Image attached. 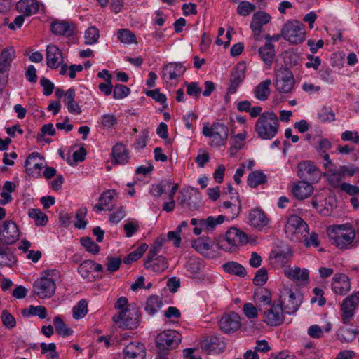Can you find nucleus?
<instances>
[{
  "mask_svg": "<svg viewBox=\"0 0 359 359\" xmlns=\"http://www.w3.org/2000/svg\"><path fill=\"white\" fill-rule=\"evenodd\" d=\"M327 234L332 244L339 249H351L358 246L355 231L349 224L330 226Z\"/></svg>",
  "mask_w": 359,
  "mask_h": 359,
  "instance_id": "1",
  "label": "nucleus"
},
{
  "mask_svg": "<svg viewBox=\"0 0 359 359\" xmlns=\"http://www.w3.org/2000/svg\"><path fill=\"white\" fill-rule=\"evenodd\" d=\"M279 122L277 115L273 111H264L257 120L255 129L258 137L262 140H271L278 133Z\"/></svg>",
  "mask_w": 359,
  "mask_h": 359,
  "instance_id": "2",
  "label": "nucleus"
},
{
  "mask_svg": "<svg viewBox=\"0 0 359 359\" xmlns=\"http://www.w3.org/2000/svg\"><path fill=\"white\" fill-rule=\"evenodd\" d=\"M113 321L123 330L137 328L140 321L139 308L135 304H129L113 316Z\"/></svg>",
  "mask_w": 359,
  "mask_h": 359,
  "instance_id": "3",
  "label": "nucleus"
},
{
  "mask_svg": "<svg viewBox=\"0 0 359 359\" xmlns=\"http://www.w3.org/2000/svg\"><path fill=\"white\" fill-rule=\"evenodd\" d=\"M282 38L291 44H299L306 39L305 26L297 20H289L282 27Z\"/></svg>",
  "mask_w": 359,
  "mask_h": 359,
  "instance_id": "4",
  "label": "nucleus"
},
{
  "mask_svg": "<svg viewBox=\"0 0 359 359\" xmlns=\"http://www.w3.org/2000/svg\"><path fill=\"white\" fill-rule=\"evenodd\" d=\"M202 133L205 137L211 139V144L215 147H221L225 144L228 135L229 128L224 124L217 122L209 127L208 123L203 124Z\"/></svg>",
  "mask_w": 359,
  "mask_h": 359,
  "instance_id": "5",
  "label": "nucleus"
},
{
  "mask_svg": "<svg viewBox=\"0 0 359 359\" xmlns=\"http://www.w3.org/2000/svg\"><path fill=\"white\" fill-rule=\"evenodd\" d=\"M302 301V294H295L292 289L285 287L280 291L278 304H280L285 313L293 314L299 309Z\"/></svg>",
  "mask_w": 359,
  "mask_h": 359,
  "instance_id": "6",
  "label": "nucleus"
},
{
  "mask_svg": "<svg viewBox=\"0 0 359 359\" xmlns=\"http://www.w3.org/2000/svg\"><path fill=\"white\" fill-rule=\"evenodd\" d=\"M247 241L248 238L243 231L232 227L226 231L225 237L218 241L217 248L231 252L236 247L245 243Z\"/></svg>",
  "mask_w": 359,
  "mask_h": 359,
  "instance_id": "7",
  "label": "nucleus"
},
{
  "mask_svg": "<svg viewBox=\"0 0 359 359\" xmlns=\"http://www.w3.org/2000/svg\"><path fill=\"white\" fill-rule=\"evenodd\" d=\"M285 232L291 240H300L302 237H307L309 227L300 217L291 215L287 219L285 226Z\"/></svg>",
  "mask_w": 359,
  "mask_h": 359,
  "instance_id": "8",
  "label": "nucleus"
},
{
  "mask_svg": "<svg viewBox=\"0 0 359 359\" xmlns=\"http://www.w3.org/2000/svg\"><path fill=\"white\" fill-rule=\"evenodd\" d=\"M181 334L174 330H168L159 333L156 339L158 351H166L177 348L181 342Z\"/></svg>",
  "mask_w": 359,
  "mask_h": 359,
  "instance_id": "9",
  "label": "nucleus"
},
{
  "mask_svg": "<svg viewBox=\"0 0 359 359\" xmlns=\"http://www.w3.org/2000/svg\"><path fill=\"white\" fill-rule=\"evenodd\" d=\"M259 312L264 315V321L270 326H278L283 323L284 316L280 304H272L266 308H259Z\"/></svg>",
  "mask_w": 359,
  "mask_h": 359,
  "instance_id": "10",
  "label": "nucleus"
},
{
  "mask_svg": "<svg viewBox=\"0 0 359 359\" xmlns=\"http://www.w3.org/2000/svg\"><path fill=\"white\" fill-rule=\"evenodd\" d=\"M34 293L41 299L51 297L55 292L56 284L55 281L46 276L37 279L33 285Z\"/></svg>",
  "mask_w": 359,
  "mask_h": 359,
  "instance_id": "11",
  "label": "nucleus"
},
{
  "mask_svg": "<svg viewBox=\"0 0 359 359\" xmlns=\"http://www.w3.org/2000/svg\"><path fill=\"white\" fill-rule=\"evenodd\" d=\"M20 237V231L17 224L12 220H6L0 226V242L12 245Z\"/></svg>",
  "mask_w": 359,
  "mask_h": 359,
  "instance_id": "12",
  "label": "nucleus"
},
{
  "mask_svg": "<svg viewBox=\"0 0 359 359\" xmlns=\"http://www.w3.org/2000/svg\"><path fill=\"white\" fill-rule=\"evenodd\" d=\"M358 303L359 292L353 293L343 301L341 310L342 311L341 321L344 324L348 325L350 323Z\"/></svg>",
  "mask_w": 359,
  "mask_h": 359,
  "instance_id": "13",
  "label": "nucleus"
},
{
  "mask_svg": "<svg viewBox=\"0 0 359 359\" xmlns=\"http://www.w3.org/2000/svg\"><path fill=\"white\" fill-rule=\"evenodd\" d=\"M294 84V76L288 69H280L276 73V88L279 93H290Z\"/></svg>",
  "mask_w": 359,
  "mask_h": 359,
  "instance_id": "14",
  "label": "nucleus"
},
{
  "mask_svg": "<svg viewBox=\"0 0 359 359\" xmlns=\"http://www.w3.org/2000/svg\"><path fill=\"white\" fill-rule=\"evenodd\" d=\"M292 256V250L289 246L281 250H273L269 255L270 264L276 269L283 267L291 260Z\"/></svg>",
  "mask_w": 359,
  "mask_h": 359,
  "instance_id": "15",
  "label": "nucleus"
},
{
  "mask_svg": "<svg viewBox=\"0 0 359 359\" xmlns=\"http://www.w3.org/2000/svg\"><path fill=\"white\" fill-rule=\"evenodd\" d=\"M241 325V318L235 312L225 313L219 321V329L226 334L237 331Z\"/></svg>",
  "mask_w": 359,
  "mask_h": 359,
  "instance_id": "16",
  "label": "nucleus"
},
{
  "mask_svg": "<svg viewBox=\"0 0 359 359\" xmlns=\"http://www.w3.org/2000/svg\"><path fill=\"white\" fill-rule=\"evenodd\" d=\"M246 66L245 62H238L230 75L229 94H234L245 78Z\"/></svg>",
  "mask_w": 359,
  "mask_h": 359,
  "instance_id": "17",
  "label": "nucleus"
},
{
  "mask_svg": "<svg viewBox=\"0 0 359 359\" xmlns=\"http://www.w3.org/2000/svg\"><path fill=\"white\" fill-rule=\"evenodd\" d=\"M26 172L29 175L39 176L40 171L45 167V162L39 153H32L25 162Z\"/></svg>",
  "mask_w": 359,
  "mask_h": 359,
  "instance_id": "18",
  "label": "nucleus"
},
{
  "mask_svg": "<svg viewBox=\"0 0 359 359\" xmlns=\"http://www.w3.org/2000/svg\"><path fill=\"white\" fill-rule=\"evenodd\" d=\"M298 175L300 178L311 182H317L319 171L317 167L309 161L300 162L298 165Z\"/></svg>",
  "mask_w": 359,
  "mask_h": 359,
  "instance_id": "19",
  "label": "nucleus"
},
{
  "mask_svg": "<svg viewBox=\"0 0 359 359\" xmlns=\"http://www.w3.org/2000/svg\"><path fill=\"white\" fill-rule=\"evenodd\" d=\"M248 219L250 225L259 230L264 229L269 222V219L260 208L250 210L248 213Z\"/></svg>",
  "mask_w": 359,
  "mask_h": 359,
  "instance_id": "20",
  "label": "nucleus"
},
{
  "mask_svg": "<svg viewBox=\"0 0 359 359\" xmlns=\"http://www.w3.org/2000/svg\"><path fill=\"white\" fill-rule=\"evenodd\" d=\"M46 64L49 68L57 69L63 63L61 50L54 44H50L46 48Z\"/></svg>",
  "mask_w": 359,
  "mask_h": 359,
  "instance_id": "21",
  "label": "nucleus"
},
{
  "mask_svg": "<svg viewBox=\"0 0 359 359\" xmlns=\"http://www.w3.org/2000/svg\"><path fill=\"white\" fill-rule=\"evenodd\" d=\"M123 359H144L146 350L144 346L140 342H131L123 350Z\"/></svg>",
  "mask_w": 359,
  "mask_h": 359,
  "instance_id": "22",
  "label": "nucleus"
},
{
  "mask_svg": "<svg viewBox=\"0 0 359 359\" xmlns=\"http://www.w3.org/2000/svg\"><path fill=\"white\" fill-rule=\"evenodd\" d=\"M332 289L336 294H346L351 289L348 276L344 273L335 274L332 279Z\"/></svg>",
  "mask_w": 359,
  "mask_h": 359,
  "instance_id": "23",
  "label": "nucleus"
},
{
  "mask_svg": "<svg viewBox=\"0 0 359 359\" xmlns=\"http://www.w3.org/2000/svg\"><path fill=\"white\" fill-rule=\"evenodd\" d=\"M201 347L209 353H220L224 348L222 339L216 336H210L204 339L201 343Z\"/></svg>",
  "mask_w": 359,
  "mask_h": 359,
  "instance_id": "24",
  "label": "nucleus"
},
{
  "mask_svg": "<svg viewBox=\"0 0 359 359\" xmlns=\"http://www.w3.org/2000/svg\"><path fill=\"white\" fill-rule=\"evenodd\" d=\"M284 274L298 284L306 283L309 280V271L306 269L288 266L284 269Z\"/></svg>",
  "mask_w": 359,
  "mask_h": 359,
  "instance_id": "25",
  "label": "nucleus"
},
{
  "mask_svg": "<svg viewBox=\"0 0 359 359\" xmlns=\"http://www.w3.org/2000/svg\"><path fill=\"white\" fill-rule=\"evenodd\" d=\"M40 3L37 0H20L16 4L18 12L25 16L36 14L39 10Z\"/></svg>",
  "mask_w": 359,
  "mask_h": 359,
  "instance_id": "26",
  "label": "nucleus"
},
{
  "mask_svg": "<svg viewBox=\"0 0 359 359\" xmlns=\"http://www.w3.org/2000/svg\"><path fill=\"white\" fill-rule=\"evenodd\" d=\"M51 31L55 35L70 36L74 32L73 23L64 20H55L51 23Z\"/></svg>",
  "mask_w": 359,
  "mask_h": 359,
  "instance_id": "27",
  "label": "nucleus"
},
{
  "mask_svg": "<svg viewBox=\"0 0 359 359\" xmlns=\"http://www.w3.org/2000/svg\"><path fill=\"white\" fill-rule=\"evenodd\" d=\"M313 191V188L311 184L305 181L298 182L292 189L293 196L299 200H303L309 197Z\"/></svg>",
  "mask_w": 359,
  "mask_h": 359,
  "instance_id": "28",
  "label": "nucleus"
},
{
  "mask_svg": "<svg viewBox=\"0 0 359 359\" xmlns=\"http://www.w3.org/2000/svg\"><path fill=\"white\" fill-rule=\"evenodd\" d=\"M186 69L182 63L170 62L166 65L162 71L163 77L169 80L175 79L177 77L183 75Z\"/></svg>",
  "mask_w": 359,
  "mask_h": 359,
  "instance_id": "29",
  "label": "nucleus"
},
{
  "mask_svg": "<svg viewBox=\"0 0 359 359\" xmlns=\"http://www.w3.org/2000/svg\"><path fill=\"white\" fill-rule=\"evenodd\" d=\"M15 51L13 47L4 48L0 54V74H8L11 64L15 58Z\"/></svg>",
  "mask_w": 359,
  "mask_h": 359,
  "instance_id": "30",
  "label": "nucleus"
},
{
  "mask_svg": "<svg viewBox=\"0 0 359 359\" xmlns=\"http://www.w3.org/2000/svg\"><path fill=\"white\" fill-rule=\"evenodd\" d=\"M144 268L154 272H162L165 271L168 263L163 256H158L152 259H146L144 263Z\"/></svg>",
  "mask_w": 359,
  "mask_h": 359,
  "instance_id": "31",
  "label": "nucleus"
},
{
  "mask_svg": "<svg viewBox=\"0 0 359 359\" xmlns=\"http://www.w3.org/2000/svg\"><path fill=\"white\" fill-rule=\"evenodd\" d=\"M271 81L270 79H266L260 82L255 86L253 90L255 97L260 101H266L268 100L271 93Z\"/></svg>",
  "mask_w": 359,
  "mask_h": 359,
  "instance_id": "32",
  "label": "nucleus"
},
{
  "mask_svg": "<svg viewBox=\"0 0 359 359\" xmlns=\"http://www.w3.org/2000/svg\"><path fill=\"white\" fill-rule=\"evenodd\" d=\"M114 191L109 190L104 192L99 198V203L95 205L94 208L97 212L111 210L114 205Z\"/></svg>",
  "mask_w": 359,
  "mask_h": 359,
  "instance_id": "33",
  "label": "nucleus"
},
{
  "mask_svg": "<svg viewBox=\"0 0 359 359\" xmlns=\"http://www.w3.org/2000/svg\"><path fill=\"white\" fill-rule=\"evenodd\" d=\"M271 19L270 15L266 12H256L252 16L250 28L252 30L260 31L262 29V26L269 23Z\"/></svg>",
  "mask_w": 359,
  "mask_h": 359,
  "instance_id": "34",
  "label": "nucleus"
},
{
  "mask_svg": "<svg viewBox=\"0 0 359 359\" xmlns=\"http://www.w3.org/2000/svg\"><path fill=\"white\" fill-rule=\"evenodd\" d=\"M75 91L73 88L68 89L65 94L64 103L69 113L78 115L81 113V109L75 102Z\"/></svg>",
  "mask_w": 359,
  "mask_h": 359,
  "instance_id": "35",
  "label": "nucleus"
},
{
  "mask_svg": "<svg viewBox=\"0 0 359 359\" xmlns=\"http://www.w3.org/2000/svg\"><path fill=\"white\" fill-rule=\"evenodd\" d=\"M115 163L125 164L128 159V151L122 143H117L112 149L111 152Z\"/></svg>",
  "mask_w": 359,
  "mask_h": 359,
  "instance_id": "36",
  "label": "nucleus"
},
{
  "mask_svg": "<svg viewBox=\"0 0 359 359\" xmlns=\"http://www.w3.org/2000/svg\"><path fill=\"white\" fill-rule=\"evenodd\" d=\"M259 54L264 62L270 65L275 56L274 46L271 43H266L264 46L259 48Z\"/></svg>",
  "mask_w": 359,
  "mask_h": 359,
  "instance_id": "37",
  "label": "nucleus"
},
{
  "mask_svg": "<svg viewBox=\"0 0 359 359\" xmlns=\"http://www.w3.org/2000/svg\"><path fill=\"white\" fill-rule=\"evenodd\" d=\"M15 262V255L11 249L0 245V265L11 267Z\"/></svg>",
  "mask_w": 359,
  "mask_h": 359,
  "instance_id": "38",
  "label": "nucleus"
},
{
  "mask_svg": "<svg viewBox=\"0 0 359 359\" xmlns=\"http://www.w3.org/2000/svg\"><path fill=\"white\" fill-rule=\"evenodd\" d=\"M163 302L161 297L151 295L146 302L145 310L149 315H153L161 308Z\"/></svg>",
  "mask_w": 359,
  "mask_h": 359,
  "instance_id": "39",
  "label": "nucleus"
},
{
  "mask_svg": "<svg viewBox=\"0 0 359 359\" xmlns=\"http://www.w3.org/2000/svg\"><path fill=\"white\" fill-rule=\"evenodd\" d=\"M266 176L262 170H256L250 172L248 177V184L252 188L266 182Z\"/></svg>",
  "mask_w": 359,
  "mask_h": 359,
  "instance_id": "40",
  "label": "nucleus"
},
{
  "mask_svg": "<svg viewBox=\"0 0 359 359\" xmlns=\"http://www.w3.org/2000/svg\"><path fill=\"white\" fill-rule=\"evenodd\" d=\"M22 314L25 317L34 316H38L41 319H44L47 316V309L43 306L31 305L28 308L23 309Z\"/></svg>",
  "mask_w": 359,
  "mask_h": 359,
  "instance_id": "41",
  "label": "nucleus"
},
{
  "mask_svg": "<svg viewBox=\"0 0 359 359\" xmlns=\"http://www.w3.org/2000/svg\"><path fill=\"white\" fill-rule=\"evenodd\" d=\"M223 269L226 272L238 276L244 277L246 275L245 269L236 262H229L223 264Z\"/></svg>",
  "mask_w": 359,
  "mask_h": 359,
  "instance_id": "42",
  "label": "nucleus"
},
{
  "mask_svg": "<svg viewBox=\"0 0 359 359\" xmlns=\"http://www.w3.org/2000/svg\"><path fill=\"white\" fill-rule=\"evenodd\" d=\"M358 332L359 331L356 330H351L341 327L337 332V337L341 341L349 342L355 339Z\"/></svg>",
  "mask_w": 359,
  "mask_h": 359,
  "instance_id": "43",
  "label": "nucleus"
},
{
  "mask_svg": "<svg viewBox=\"0 0 359 359\" xmlns=\"http://www.w3.org/2000/svg\"><path fill=\"white\" fill-rule=\"evenodd\" d=\"M192 247L204 256L210 257L208 252L210 249L209 238H198L193 242Z\"/></svg>",
  "mask_w": 359,
  "mask_h": 359,
  "instance_id": "44",
  "label": "nucleus"
},
{
  "mask_svg": "<svg viewBox=\"0 0 359 359\" xmlns=\"http://www.w3.org/2000/svg\"><path fill=\"white\" fill-rule=\"evenodd\" d=\"M53 325L57 333L62 337H68L73 333V330L67 327L60 316H55Z\"/></svg>",
  "mask_w": 359,
  "mask_h": 359,
  "instance_id": "45",
  "label": "nucleus"
},
{
  "mask_svg": "<svg viewBox=\"0 0 359 359\" xmlns=\"http://www.w3.org/2000/svg\"><path fill=\"white\" fill-rule=\"evenodd\" d=\"M28 215L34 220L37 226H45L48 222L47 215L39 209L29 210Z\"/></svg>",
  "mask_w": 359,
  "mask_h": 359,
  "instance_id": "46",
  "label": "nucleus"
},
{
  "mask_svg": "<svg viewBox=\"0 0 359 359\" xmlns=\"http://www.w3.org/2000/svg\"><path fill=\"white\" fill-rule=\"evenodd\" d=\"M236 203H232L231 201H225L223 203V208L228 210L230 213L229 217L231 219H234L238 217L241 210V203L238 198H236Z\"/></svg>",
  "mask_w": 359,
  "mask_h": 359,
  "instance_id": "47",
  "label": "nucleus"
},
{
  "mask_svg": "<svg viewBox=\"0 0 359 359\" xmlns=\"http://www.w3.org/2000/svg\"><path fill=\"white\" fill-rule=\"evenodd\" d=\"M147 248L148 245L147 244L144 243L140 245L135 250L130 252L123 259V262L126 264H129L137 260L146 252Z\"/></svg>",
  "mask_w": 359,
  "mask_h": 359,
  "instance_id": "48",
  "label": "nucleus"
},
{
  "mask_svg": "<svg viewBox=\"0 0 359 359\" xmlns=\"http://www.w3.org/2000/svg\"><path fill=\"white\" fill-rule=\"evenodd\" d=\"M72 312L74 319L83 318L88 312V304L86 300H80L76 305L73 307Z\"/></svg>",
  "mask_w": 359,
  "mask_h": 359,
  "instance_id": "49",
  "label": "nucleus"
},
{
  "mask_svg": "<svg viewBox=\"0 0 359 359\" xmlns=\"http://www.w3.org/2000/svg\"><path fill=\"white\" fill-rule=\"evenodd\" d=\"M118 39L125 44L136 43L135 35L127 29H121L118 31Z\"/></svg>",
  "mask_w": 359,
  "mask_h": 359,
  "instance_id": "50",
  "label": "nucleus"
},
{
  "mask_svg": "<svg viewBox=\"0 0 359 359\" xmlns=\"http://www.w3.org/2000/svg\"><path fill=\"white\" fill-rule=\"evenodd\" d=\"M300 354L304 359H319L318 351L315 349L311 343L306 344L300 351Z\"/></svg>",
  "mask_w": 359,
  "mask_h": 359,
  "instance_id": "51",
  "label": "nucleus"
},
{
  "mask_svg": "<svg viewBox=\"0 0 359 359\" xmlns=\"http://www.w3.org/2000/svg\"><path fill=\"white\" fill-rule=\"evenodd\" d=\"M100 37V32L95 27H90L85 32V43L92 45L95 43Z\"/></svg>",
  "mask_w": 359,
  "mask_h": 359,
  "instance_id": "52",
  "label": "nucleus"
},
{
  "mask_svg": "<svg viewBox=\"0 0 359 359\" xmlns=\"http://www.w3.org/2000/svg\"><path fill=\"white\" fill-rule=\"evenodd\" d=\"M172 184L170 180L162 181L157 184H153L150 189V193L155 197H160L165 192L167 187H170Z\"/></svg>",
  "mask_w": 359,
  "mask_h": 359,
  "instance_id": "53",
  "label": "nucleus"
},
{
  "mask_svg": "<svg viewBox=\"0 0 359 359\" xmlns=\"http://www.w3.org/2000/svg\"><path fill=\"white\" fill-rule=\"evenodd\" d=\"M318 119L321 122H331L334 121L335 114L330 107H323L318 113Z\"/></svg>",
  "mask_w": 359,
  "mask_h": 359,
  "instance_id": "54",
  "label": "nucleus"
},
{
  "mask_svg": "<svg viewBox=\"0 0 359 359\" xmlns=\"http://www.w3.org/2000/svg\"><path fill=\"white\" fill-rule=\"evenodd\" d=\"M81 244L86 250L92 254H97L100 251L99 245L89 237H83L81 238Z\"/></svg>",
  "mask_w": 359,
  "mask_h": 359,
  "instance_id": "55",
  "label": "nucleus"
},
{
  "mask_svg": "<svg viewBox=\"0 0 359 359\" xmlns=\"http://www.w3.org/2000/svg\"><path fill=\"white\" fill-rule=\"evenodd\" d=\"M87 214V209L86 208H79L76 214V222L74 226L79 229H84L87 225V222L85 217Z\"/></svg>",
  "mask_w": 359,
  "mask_h": 359,
  "instance_id": "56",
  "label": "nucleus"
},
{
  "mask_svg": "<svg viewBox=\"0 0 359 359\" xmlns=\"http://www.w3.org/2000/svg\"><path fill=\"white\" fill-rule=\"evenodd\" d=\"M146 95L152 97L156 102L161 104L163 109H166L168 107V104L166 103V96L164 94L160 93L159 89L148 90L146 92Z\"/></svg>",
  "mask_w": 359,
  "mask_h": 359,
  "instance_id": "57",
  "label": "nucleus"
},
{
  "mask_svg": "<svg viewBox=\"0 0 359 359\" xmlns=\"http://www.w3.org/2000/svg\"><path fill=\"white\" fill-rule=\"evenodd\" d=\"M256 6L247 1H241L237 7V13L242 16H248L254 11Z\"/></svg>",
  "mask_w": 359,
  "mask_h": 359,
  "instance_id": "58",
  "label": "nucleus"
},
{
  "mask_svg": "<svg viewBox=\"0 0 359 359\" xmlns=\"http://www.w3.org/2000/svg\"><path fill=\"white\" fill-rule=\"evenodd\" d=\"M130 90L126 86L122 84L115 85L113 90V97L116 100H121L128 96Z\"/></svg>",
  "mask_w": 359,
  "mask_h": 359,
  "instance_id": "59",
  "label": "nucleus"
},
{
  "mask_svg": "<svg viewBox=\"0 0 359 359\" xmlns=\"http://www.w3.org/2000/svg\"><path fill=\"white\" fill-rule=\"evenodd\" d=\"M93 265L94 262L91 260H85L79 265L78 271L84 279L90 278V273Z\"/></svg>",
  "mask_w": 359,
  "mask_h": 359,
  "instance_id": "60",
  "label": "nucleus"
},
{
  "mask_svg": "<svg viewBox=\"0 0 359 359\" xmlns=\"http://www.w3.org/2000/svg\"><path fill=\"white\" fill-rule=\"evenodd\" d=\"M1 318L3 325L8 329H12L16 325L15 318L6 310L2 311Z\"/></svg>",
  "mask_w": 359,
  "mask_h": 359,
  "instance_id": "61",
  "label": "nucleus"
},
{
  "mask_svg": "<svg viewBox=\"0 0 359 359\" xmlns=\"http://www.w3.org/2000/svg\"><path fill=\"white\" fill-rule=\"evenodd\" d=\"M268 280L267 271L264 268H261L257 271L253 279L254 283L257 285H263Z\"/></svg>",
  "mask_w": 359,
  "mask_h": 359,
  "instance_id": "62",
  "label": "nucleus"
},
{
  "mask_svg": "<svg viewBox=\"0 0 359 359\" xmlns=\"http://www.w3.org/2000/svg\"><path fill=\"white\" fill-rule=\"evenodd\" d=\"M164 241V238H158L156 240L147 254V259H152L154 257H156V255L162 248V245Z\"/></svg>",
  "mask_w": 359,
  "mask_h": 359,
  "instance_id": "63",
  "label": "nucleus"
},
{
  "mask_svg": "<svg viewBox=\"0 0 359 359\" xmlns=\"http://www.w3.org/2000/svg\"><path fill=\"white\" fill-rule=\"evenodd\" d=\"M107 270L111 273L116 271L118 270L121 264V259L119 257H107Z\"/></svg>",
  "mask_w": 359,
  "mask_h": 359,
  "instance_id": "64",
  "label": "nucleus"
}]
</instances>
